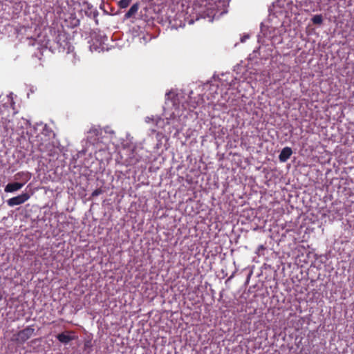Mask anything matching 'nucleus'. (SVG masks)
Segmentation results:
<instances>
[{
    "label": "nucleus",
    "instance_id": "nucleus-4",
    "mask_svg": "<svg viewBox=\"0 0 354 354\" xmlns=\"http://www.w3.org/2000/svg\"><path fill=\"white\" fill-rule=\"evenodd\" d=\"M30 198V195L28 193H22L20 195L12 197L7 201V204L10 207L19 205L24 203Z\"/></svg>",
    "mask_w": 354,
    "mask_h": 354
},
{
    "label": "nucleus",
    "instance_id": "nucleus-1",
    "mask_svg": "<svg viewBox=\"0 0 354 354\" xmlns=\"http://www.w3.org/2000/svg\"><path fill=\"white\" fill-rule=\"evenodd\" d=\"M57 50L59 53H66L69 54L73 51L74 47L71 45L66 34H58L56 37Z\"/></svg>",
    "mask_w": 354,
    "mask_h": 354
},
{
    "label": "nucleus",
    "instance_id": "nucleus-7",
    "mask_svg": "<svg viewBox=\"0 0 354 354\" xmlns=\"http://www.w3.org/2000/svg\"><path fill=\"white\" fill-rule=\"evenodd\" d=\"M31 174L29 171H19L14 176L15 180H21L24 185L30 180Z\"/></svg>",
    "mask_w": 354,
    "mask_h": 354
},
{
    "label": "nucleus",
    "instance_id": "nucleus-12",
    "mask_svg": "<svg viewBox=\"0 0 354 354\" xmlns=\"http://www.w3.org/2000/svg\"><path fill=\"white\" fill-rule=\"evenodd\" d=\"M103 192L102 189L101 188H98V189H95L92 194H91V196L92 197H95V196H99L100 194H101Z\"/></svg>",
    "mask_w": 354,
    "mask_h": 354
},
{
    "label": "nucleus",
    "instance_id": "nucleus-11",
    "mask_svg": "<svg viewBox=\"0 0 354 354\" xmlns=\"http://www.w3.org/2000/svg\"><path fill=\"white\" fill-rule=\"evenodd\" d=\"M132 0H120L118 3V6L120 8H127L130 3L131 2Z\"/></svg>",
    "mask_w": 354,
    "mask_h": 354
},
{
    "label": "nucleus",
    "instance_id": "nucleus-2",
    "mask_svg": "<svg viewBox=\"0 0 354 354\" xmlns=\"http://www.w3.org/2000/svg\"><path fill=\"white\" fill-rule=\"evenodd\" d=\"M35 333L33 326H28L23 330H19L13 336V341L17 344H22L30 339Z\"/></svg>",
    "mask_w": 354,
    "mask_h": 354
},
{
    "label": "nucleus",
    "instance_id": "nucleus-8",
    "mask_svg": "<svg viewBox=\"0 0 354 354\" xmlns=\"http://www.w3.org/2000/svg\"><path fill=\"white\" fill-rule=\"evenodd\" d=\"M292 153V149L289 147H286L281 150L279 159L281 162H285L290 158Z\"/></svg>",
    "mask_w": 354,
    "mask_h": 354
},
{
    "label": "nucleus",
    "instance_id": "nucleus-3",
    "mask_svg": "<svg viewBox=\"0 0 354 354\" xmlns=\"http://www.w3.org/2000/svg\"><path fill=\"white\" fill-rule=\"evenodd\" d=\"M57 339L64 344H68L70 342L75 340L77 338L75 335V333L73 330H66L63 333H59L56 336Z\"/></svg>",
    "mask_w": 354,
    "mask_h": 354
},
{
    "label": "nucleus",
    "instance_id": "nucleus-5",
    "mask_svg": "<svg viewBox=\"0 0 354 354\" xmlns=\"http://www.w3.org/2000/svg\"><path fill=\"white\" fill-rule=\"evenodd\" d=\"M142 159V156L138 153L136 149H133L127 159V165H136Z\"/></svg>",
    "mask_w": 354,
    "mask_h": 354
},
{
    "label": "nucleus",
    "instance_id": "nucleus-13",
    "mask_svg": "<svg viewBox=\"0 0 354 354\" xmlns=\"http://www.w3.org/2000/svg\"><path fill=\"white\" fill-rule=\"evenodd\" d=\"M2 298H3V296H2L1 292H0V301L2 299Z\"/></svg>",
    "mask_w": 354,
    "mask_h": 354
},
{
    "label": "nucleus",
    "instance_id": "nucleus-6",
    "mask_svg": "<svg viewBox=\"0 0 354 354\" xmlns=\"http://www.w3.org/2000/svg\"><path fill=\"white\" fill-rule=\"evenodd\" d=\"M24 186V183L15 182L6 185L4 191L6 193H12L21 189Z\"/></svg>",
    "mask_w": 354,
    "mask_h": 354
},
{
    "label": "nucleus",
    "instance_id": "nucleus-9",
    "mask_svg": "<svg viewBox=\"0 0 354 354\" xmlns=\"http://www.w3.org/2000/svg\"><path fill=\"white\" fill-rule=\"evenodd\" d=\"M139 9V3H136L131 6L130 9L126 12L124 15V17L126 19H129L131 17H133L138 10Z\"/></svg>",
    "mask_w": 354,
    "mask_h": 354
},
{
    "label": "nucleus",
    "instance_id": "nucleus-10",
    "mask_svg": "<svg viewBox=\"0 0 354 354\" xmlns=\"http://www.w3.org/2000/svg\"><path fill=\"white\" fill-rule=\"evenodd\" d=\"M313 24L320 25L323 22V17L322 15H316L312 18Z\"/></svg>",
    "mask_w": 354,
    "mask_h": 354
}]
</instances>
